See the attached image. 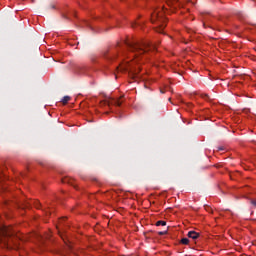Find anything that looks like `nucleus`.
Listing matches in <instances>:
<instances>
[{
	"instance_id": "obj_1",
	"label": "nucleus",
	"mask_w": 256,
	"mask_h": 256,
	"mask_svg": "<svg viewBox=\"0 0 256 256\" xmlns=\"http://www.w3.org/2000/svg\"><path fill=\"white\" fill-rule=\"evenodd\" d=\"M149 51H155V45L149 44V42H139L136 40L126 41L124 43V48L120 50L119 53H108L105 58L109 61H114V59L120 58L121 62L119 66L116 68L118 73L121 71L125 73L129 71V73H133V75H137L141 68H135L133 65L135 63H139V57H147V53Z\"/></svg>"
},
{
	"instance_id": "obj_2",
	"label": "nucleus",
	"mask_w": 256,
	"mask_h": 256,
	"mask_svg": "<svg viewBox=\"0 0 256 256\" xmlns=\"http://www.w3.org/2000/svg\"><path fill=\"white\" fill-rule=\"evenodd\" d=\"M165 6H155L151 12V22L156 25L155 29L158 33H163V29L167 27V18H165Z\"/></svg>"
},
{
	"instance_id": "obj_3",
	"label": "nucleus",
	"mask_w": 256,
	"mask_h": 256,
	"mask_svg": "<svg viewBox=\"0 0 256 256\" xmlns=\"http://www.w3.org/2000/svg\"><path fill=\"white\" fill-rule=\"evenodd\" d=\"M13 235V232L11 231V228L7 226H2L0 228V243H4V245H7V237H11Z\"/></svg>"
},
{
	"instance_id": "obj_4",
	"label": "nucleus",
	"mask_w": 256,
	"mask_h": 256,
	"mask_svg": "<svg viewBox=\"0 0 256 256\" xmlns=\"http://www.w3.org/2000/svg\"><path fill=\"white\" fill-rule=\"evenodd\" d=\"M168 7H173L177 9V7H181V0H165Z\"/></svg>"
},
{
	"instance_id": "obj_5",
	"label": "nucleus",
	"mask_w": 256,
	"mask_h": 256,
	"mask_svg": "<svg viewBox=\"0 0 256 256\" xmlns=\"http://www.w3.org/2000/svg\"><path fill=\"white\" fill-rule=\"evenodd\" d=\"M188 237L190 239H199V232H196V231H190L188 232Z\"/></svg>"
},
{
	"instance_id": "obj_6",
	"label": "nucleus",
	"mask_w": 256,
	"mask_h": 256,
	"mask_svg": "<svg viewBox=\"0 0 256 256\" xmlns=\"http://www.w3.org/2000/svg\"><path fill=\"white\" fill-rule=\"evenodd\" d=\"M165 225H167V222L163 221V220H159L156 222V226L157 227H165Z\"/></svg>"
},
{
	"instance_id": "obj_7",
	"label": "nucleus",
	"mask_w": 256,
	"mask_h": 256,
	"mask_svg": "<svg viewBox=\"0 0 256 256\" xmlns=\"http://www.w3.org/2000/svg\"><path fill=\"white\" fill-rule=\"evenodd\" d=\"M70 100H71V97L64 96L63 99H62V103H64V105H65V104L69 103Z\"/></svg>"
},
{
	"instance_id": "obj_8",
	"label": "nucleus",
	"mask_w": 256,
	"mask_h": 256,
	"mask_svg": "<svg viewBox=\"0 0 256 256\" xmlns=\"http://www.w3.org/2000/svg\"><path fill=\"white\" fill-rule=\"evenodd\" d=\"M181 243L182 245H189V238H182Z\"/></svg>"
},
{
	"instance_id": "obj_9",
	"label": "nucleus",
	"mask_w": 256,
	"mask_h": 256,
	"mask_svg": "<svg viewBox=\"0 0 256 256\" xmlns=\"http://www.w3.org/2000/svg\"><path fill=\"white\" fill-rule=\"evenodd\" d=\"M121 100H114V105H116L117 107H121Z\"/></svg>"
},
{
	"instance_id": "obj_10",
	"label": "nucleus",
	"mask_w": 256,
	"mask_h": 256,
	"mask_svg": "<svg viewBox=\"0 0 256 256\" xmlns=\"http://www.w3.org/2000/svg\"><path fill=\"white\" fill-rule=\"evenodd\" d=\"M251 204L254 205V207H256V200H252Z\"/></svg>"
},
{
	"instance_id": "obj_11",
	"label": "nucleus",
	"mask_w": 256,
	"mask_h": 256,
	"mask_svg": "<svg viewBox=\"0 0 256 256\" xmlns=\"http://www.w3.org/2000/svg\"><path fill=\"white\" fill-rule=\"evenodd\" d=\"M65 219H67V218H62V219L60 220V223H63V221H65Z\"/></svg>"
},
{
	"instance_id": "obj_12",
	"label": "nucleus",
	"mask_w": 256,
	"mask_h": 256,
	"mask_svg": "<svg viewBox=\"0 0 256 256\" xmlns=\"http://www.w3.org/2000/svg\"><path fill=\"white\" fill-rule=\"evenodd\" d=\"M161 93H165V91L161 90Z\"/></svg>"
}]
</instances>
